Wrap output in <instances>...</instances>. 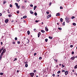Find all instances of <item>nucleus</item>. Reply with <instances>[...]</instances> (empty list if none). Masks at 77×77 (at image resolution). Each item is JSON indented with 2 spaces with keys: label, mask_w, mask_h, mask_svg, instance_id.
<instances>
[{
  "label": "nucleus",
  "mask_w": 77,
  "mask_h": 77,
  "mask_svg": "<svg viewBox=\"0 0 77 77\" xmlns=\"http://www.w3.org/2000/svg\"><path fill=\"white\" fill-rule=\"evenodd\" d=\"M30 14H33V11L32 10H31L30 11Z\"/></svg>",
  "instance_id": "obj_13"
},
{
  "label": "nucleus",
  "mask_w": 77,
  "mask_h": 77,
  "mask_svg": "<svg viewBox=\"0 0 77 77\" xmlns=\"http://www.w3.org/2000/svg\"><path fill=\"white\" fill-rule=\"evenodd\" d=\"M70 47L71 48H72V47H73V46H72V45H70Z\"/></svg>",
  "instance_id": "obj_43"
},
{
  "label": "nucleus",
  "mask_w": 77,
  "mask_h": 77,
  "mask_svg": "<svg viewBox=\"0 0 77 77\" xmlns=\"http://www.w3.org/2000/svg\"><path fill=\"white\" fill-rule=\"evenodd\" d=\"M11 16H12V15L10 14L8 15V17H11Z\"/></svg>",
  "instance_id": "obj_39"
},
{
  "label": "nucleus",
  "mask_w": 77,
  "mask_h": 77,
  "mask_svg": "<svg viewBox=\"0 0 77 77\" xmlns=\"http://www.w3.org/2000/svg\"><path fill=\"white\" fill-rule=\"evenodd\" d=\"M46 14H49V12H48V11L47 12Z\"/></svg>",
  "instance_id": "obj_47"
},
{
  "label": "nucleus",
  "mask_w": 77,
  "mask_h": 77,
  "mask_svg": "<svg viewBox=\"0 0 77 77\" xmlns=\"http://www.w3.org/2000/svg\"><path fill=\"white\" fill-rule=\"evenodd\" d=\"M17 39H18V38H17V37H16V38H15V40H17Z\"/></svg>",
  "instance_id": "obj_44"
},
{
  "label": "nucleus",
  "mask_w": 77,
  "mask_h": 77,
  "mask_svg": "<svg viewBox=\"0 0 77 77\" xmlns=\"http://www.w3.org/2000/svg\"><path fill=\"white\" fill-rule=\"evenodd\" d=\"M7 12H8V13H10V12H9V10H7Z\"/></svg>",
  "instance_id": "obj_56"
},
{
  "label": "nucleus",
  "mask_w": 77,
  "mask_h": 77,
  "mask_svg": "<svg viewBox=\"0 0 77 77\" xmlns=\"http://www.w3.org/2000/svg\"><path fill=\"white\" fill-rule=\"evenodd\" d=\"M45 30L47 31V32H48V27L47 26H46L45 27Z\"/></svg>",
  "instance_id": "obj_3"
},
{
  "label": "nucleus",
  "mask_w": 77,
  "mask_h": 77,
  "mask_svg": "<svg viewBox=\"0 0 77 77\" xmlns=\"http://www.w3.org/2000/svg\"><path fill=\"white\" fill-rule=\"evenodd\" d=\"M39 20H35V22L36 23H38V22H39Z\"/></svg>",
  "instance_id": "obj_48"
},
{
  "label": "nucleus",
  "mask_w": 77,
  "mask_h": 77,
  "mask_svg": "<svg viewBox=\"0 0 77 77\" xmlns=\"http://www.w3.org/2000/svg\"><path fill=\"white\" fill-rule=\"evenodd\" d=\"M13 44H15V42H13Z\"/></svg>",
  "instance_id": "obj_52"
},
{
  "label": "nucleus",
  "mask_w": 77,
  "mask_h": 77,
  "mask_svg": "<svg viewBox=\"0 0 77 77\" xmlns=\"http://www.w3.org/2000/svg\"><path fill=\"white\" fill-rule=\"evenodd\" d=\"M51 2H50V3H49V5L51 6Z\"/></svg>",
  "instance_id": "obj_58"
},
{
  "label": "nucleus",
  "mask_w": 77,
  "mask_h": 77,
  "mask_svg": "<svg viewBox=\"0 0 77 77\" xmlns=\"http://www.w3.org/2000/svg\"><path fill=\"white\" fill-rule=\"evenodd\" d=\"M30 6H31V7H33V5H30Z\"/></svg>",
  "instance_id": "obj_54"
},
{
  "label": "nucleus",
  "mask_w": 77,
  "mask_h": 77,
  "mask_svg": "<svg viewBox=\"0 0 77 77\" xmlns=\"http://www.w3.org/2000/svg\"><path fill=\"white\" fill-rule=\"evenodd\" d=\"M3 53H4L2 52V53L1 54V56H3Z\"/></svg>",
  "instance_id": "obj_23"
},
{
  "label": "nucleus",
  "mask_w": 77,
  "mask_h": 77,
  "mask_svg": "<svg viewBox=\"0 0 77 77\" xmlns=\"http://www.w3.org/2000/svg\"><path fill=\"white\" fill-rule=\"evenodd\" d=\"M60 9H63V7H60Z\"/></svg>",
  "instance_id": "obj_42"
},
{
  "label": "nucleus",
  "mask_w": 77,
  "mask_h": 77,
  "mask_svg": "<svg viewBox=\"0 0 77 77\" xmlns=\"http://www.w3.org/2000/svg\"><path fill=\"white\" fill-rule=\"evenodd\" d=\"M49 39H53V37L51 36H49Z\"/></svg>",
  "instance_id": "obj_14"
},
{
  "label": "nucleus",
  "mask_w": 77,
  "mask_h": 77,
  "mask_svg": "<svg viewBox=\"0 0 77 77\" xmlns=\"http://www.w3.org/2000/svg\"><path fill=\"white\" fill-rule=\"evenodd\" d=\"M0 75H3V73H0Z\"/></svg>",
  "instance_id": "obj_37"
},
{
  "label": "nucleus",
  "mask_w": 77,
  "mask_h": 77,
  "mask_svg": "<svg viewBox=\"0 0 77 77\" xmlns=\"http://www.w3.org/2000/svg\"><path fill=\"white\" fill-rule=\"evenodd\" d=\"M4 49V48H2L1 49H0V53H2V51Z\"/></svg>",
  "instance_id": "obj_9"
},
{
  "label": "nucleus",
  "mask_w": 77,
  "mask_h": 77,
  "mask_svg": "<svg viewBox=\"0 0 77 77\" xmlns=\"http://www.w3.org/2000/svg\"><path fill=\"white\" fill-rule=\"evenodd\" d=\"M37 8V6H35L34 7V10H35L36 9V8Z\"/></svg>",
  "instance_id": "obj_12"
},
{
  "label": "nucleus",
  "mask_w": 77,
  "mask_h": 77,
  "mask_svg": "<svg viewBox=\"0 0 77 77\" xmlns=\"http://www.w3.org/2000/svg\"><path fill=\"white\" fill-rule=\"evenodd\" d=\"M41 32H39L38 34V38H39V36H41Z\"/></svg>",
  "instance_id": "obj_4"
},
{
  "label": "nucleus",
  "mask_w": 77,
  "mask_h": 77,
  "mask_svg": "<svg viewBox=\"0 0 77 77\" xmlns=\"http://www.w3.org/2000/svg\"><path fill=\"white\" fill-rule=\"evenodd\" d=\"M45 42H47L48 41V39L47 38L45 39Z\"/></svg>",
  "instance_id": "obj_28"
},
{
  "label": "nucleus",
  "mask_w": 77,
  "mask_h": 77,
  "mask_svg": "<svg viewBox=\"0 0 77 77\" xmlns=\"http://www.w3.org/2000/svg\"><path fill=\"white\" fill-rule=\"evenodd\" d=\"M60 20L61 22H62V21H63V19L60 18Z\"/></svg>",
  "instance_id": "obj_18"
},
{
  "label": "nucleus",
  "mask_w": 77,
  "mask_h": 77,
  "mask_svg": "<svg viewBox=\"0 0 77 77\" xmlns=\"http://www.w3.org/2000/svg\"><path fill=\"white\" fill-rule=\"evenodd\" d=\"M2 15V14L1 13H0V16H1Z\"/></svg>",
  "instance_id": "obj_61"
},
{
  "label": "nucleus",
  "mask_w": 77,
  "mask_h": 77,
  "mask_svg": "<svg viewBox=\"0 0 77 77\" xmlns=\"http://www.w3.org/2000/svg\"><path fill=\"white\" fill-rule=\"evenodd\" d=\"M36 75H39V76H40V74L39 73H37Z\"/></svg>",
  "instance_id": "obj_15"
},
{
  "label": "nucleus",
  "mask_w": 77,
  "mask_h": 77,
  "mask_svg": "<svg viewBox=\"0 0 77 77\" xmlns=\"http://www.w3.org/2000/svg\"><path fill=\"white\" fill-rule=\"evenodd\" d=\"M3 51H2V52L4 53L6 52V49H3Z\"/></svg>",
  "instance_id": "obj_11"
},
{
  "label": "nucleus",
  "mask_w": 77,
  "mask_h": 77,
  "mask_svg": "<svg viewBox=\"0 0 77 77\" xmlns=\"http://www.w3.org/2000/svg\"><path fill=\"white\" fill-rule=\"evenodd\" d=\"M17 8L18 9H20V7H19V6L18 5V6H17Z\"/></svg>",
  "instance_id": "obj_49"
},
{
  "label": "nucleus",
  "mask_w": 77,
  "mask_h": 77,
  "mask_svg": "<svg viewBox=\"0 0 77 77\" xmlns=\"http://www.w3.org/2000/svg\"><path fill=\"white\" fill-rule=\"evenodd\" d=\"M63 26H65V22L63 23Z\"/></svg>",
  "instance_id": "obj_51"
},
{
  "label": "nucleus",
  "mask_w": 77,
  "mask_h": 77,
  "mask_svg": "<svg viewBox=\"0 0 77 77\" xmlns=\"http://www.w3.org/2000/svg\"><path fill=\"white\" fill-rule=\"evenodd\" d=\"M54 60L55 61V62H56V63H57V60H56V59H54Z\"/></svg>",
  "instance_id": "obj_19"
},
{
  "label": "nucleus",
  "mask_w": 77,
  "mask_h": 77,
  "mask_svg": "<svg viewBox=\"0 0 77 77\" xmlns=\"http://www.w3.org/2000/svg\"><path fill=\"white\" fill-rule=\"evenodd\" d=\"M17 60V58H14V61H15V60Z\"/></svg>",
  "instance_id": "obj_32"
},
{
  "label": "nucleus",
  "mask_w": 77,
  "mask_h": 77,
  "mask_svg": "<svg viewBox=\"0 0 77 77\" xmlns=\"http://www.w3.org/2000/svg\"><path fill=\"white\" fill-rule=\"evenodd\" d=\"M28 63V62H27V61L24 62V63H25V64H26V63Z\"/></svg>",
  "instance_id": "obj_33"
},
{
  "label": "nucleus",
  "mask_w": 77,
  "mask_h": 77,
  "mask_svg": "<svg viewBox=\"0 0 77 77\" xmlns=\"http://www.w3.org/2000/svg\"><path fill=\"white\" fill-rule=\"evenodd\" d=\"M6 3V1H4L3 5H4V4H5V3Z\"/></svg>",
  "instance_id": "obj_22"
},
{
  "label": "nucleus",
  "mask_w": 77,
  "mask_h": 77,
  "mask_svg": "<svg viewBox=\"0 0 77 77\" xmlns=\"http://www.w3.org/2000/svg\"><path fill=\"white\" fill-rule=\"evenodd\" d=\"M10 8H12V5H11V4H10Z\"/></svg>",
  "instance_id": "obj_40"
},
{
  "label": "nucleus",
  "mask_w": 77,
  "mask_h": 77,
  "mask_svg": "<svg viewBox=\"0 0 77 77\" xmlns=\"http://www.w3.org/2000/svg\"><path fill=\"white\" fill-rule=\"evenodd\" d=\"M56 68H58V65H57L56 66Z\"/></svg>",
  "instance_id": "obj_63"
},
{
  "label": "nucleus",
  "mask_w": 77,
  "mask_h": 77,
  "mask_svg": "<svg viewBox=\"0 0 77 77\" xmlns=\"http://www.w3.org/2000/svg\"><path fill=\"white\" fill-rule=\"evenodd\" d=\"M58 29L60 30H62V28H58Z\"/></svg>",
  "instance_id": "obj_31"
},
{
  "label": "nucleus",
  "mask_w": 77,
  "mask_h": 77,
  "mask_svg": "<svg viewBox=\"0 0 77 77\" xmlns=\"http://www.w3.org/2000/svg\"><path fill=\"white\" fill-rule=\"evenodd\" d=\"M60 24V23H57V25H59Z\"/></svg>",
  "instance_id": "obj_62"
},
{
  "label": "nucleus",
  "mask_w": 77,
  "mask_h": 77,
  "mask_svg": "<svg viewBox=\"0 0 77 77\" xmlns=\"http://www.w3.org/2000/svg\"><path fill=\"white\" fill-rule=\"evenodd\" d=\"M27 34L28 35L30 34V31H27Z\"/></svg>",
  "instance_id": "obj_17"
},
{
  "label": "nucleus",
  "mask_w": 77,
  "mask_h": 77,
  "mask_svg": "<svg viewBox=\"0 0 77 77\" xmlns=\"http://www.w3.org/2000/svg\"><path fill=\"white\" fill-rule=\"evenodd\" d=\"M57 73L58 74H60V71H59L57 72Z\"/></svg>",
  "instance_id": "obj_30"
},
{
  "label": "nucleus",
  "mask_w": 77,
  "mask_h": 77,
  "mask_svg": "<svg viewBox=\"0 0 77 77\" xmlns=\"http://www.w3.org/2000/svg\"><path fill=\"white\" fill-rule=\"evenodd\" d=\"M66 19V23H69L70 21V20H69V18H67Z\"/></svg>",
  "instance_id": "obj_1"
},
{
  "label": "nucleus",
  "mask_w": 77,
  "mask_h": 77,
  "mask_svg": "<svg viewBox=\"0 0 77 77\" xmlns=\"http://www.w3.org/2000/svg\"><path fill=\"white\" fill-rule=\"evenodd\" d=\"M25 66L26 68L28 67V64H26L25 65Z\"/></svg>",
  "instance_id": "obj_16"
},
{
  "label": "nucleus",
  "mask_w": 77,
  "mask_h": 77,
  "mask_svg": "<svg viewBox=\"0 0 77 77\" xmlns=\"http://www.w3.org/2000/svg\"><path fill=\"white\" fill-rule=\"evenodd\" d=\"M2 55H0V60H2Z\"/></svg>",
  "instance_id": "obj_24"
},
{
  "label": "nucleus",
  "mask_w": 77,
  "mask_h": 77,
  "mask_svg": "<svg viewBox=\"0 0 77 77\" xmlns=\"http://www.w3.org/2000/svg\"><path fill=\"white\" fill-rule=\"evenodd\" d=\"M36 77H39L40 76H39V75H36Z\"/></svg>",
  "instance_id": "obj_60"
},
{
  "label": "nucleus",
  "mask_w": 77,
  "mask_h": 77,
  "mask_svg": "<svg viewBox=\"0 0 77 77\" xmlns=\"http://www.w3.org/2000/svg\"><path fill=\"white\" fill-rule=\"evenodd\" d=\"M75 59V57H72L71 58V59H72V60H74Z\"/></svg>",
  "instance_id": "obj_8"
},
{
  "label": "nucleus",
  "mask_w": 77,
  "mask_h": 77,
  "mask_svg": "<svg viewBox=\"0 0 77 77\" xmlns=\"http://www.w3.org/2000/svg\"><path fill=\"white\" fill-rule=\"evenodd\" d=\"M62 67L63 68L64 67H65V66L63 65V64H62Z\"/></svg>",
  "instance_id": "obj_46"
},
{
  "label": "nucleus",
  "mask_w": 77,
  "mask_h": 77,
  "mask_svg": "<svg viewBox=\"0 0 77 77\" xmlns=\"http://www.w3.org/2000/svg\"><path fill=\"white\" fill-rule=\"evenodd\" d=\"M34 14H35V16H36V15H37V13H36V12H35V13H34Z\"/></svg>",
  "instance_id": "obj_35"
},
{
  "label": "nucleus",
  "mask_w": 77,
  "mask_h": 77,
  "mask_svg": "<svg viewBox=\"0 0 77 77\" xmlns=\"http://www.w3.org/2000/svg\"><path fill=\"white\" fill-rule=\"evenodd\" d=\"M39 60H41V59H42V57H39Z\"/></svg>",
  "instance_id": "obj_36"
},
{
  "label": "nucleus",
  "mask_w": 77,
  "mask_h": 77,
  "mask_svg": "<svg viewBox=\"0 0 77 77\" xmlns=\"http://www.w3.org/2000/svg\"><path fill=\"white\" fill-rule=\"evenodd\" d=\"M22 8L23 9H25V7L24 6H23Z\"/></svg>",
  "instance_id": "obj_29"
},
{
  "label": "nucleus",
  "mask_w": 77,
  "mask_h": 77,
  "mask_svg": "<svg viewBox=\"0 0 77 77\" xmlns=\"http://www.w3.org/2000/svg\"><path fill=\"white\" fill-rule=\"evenodd\" d=\"M52 75H53V77H54V76H55V74H53Z\"/></svg>",
  "instance_id": "obj_59"
},
{
  "label": "nucleus",
  "mask_w": 77,
  "mask_h": 77,
  "mask_svg": "<svg viewBox=\"0 0 77 77\" xmlns=\"http://www.w3.org/2000/svg\"><path fill=\"white\" fill-rule=\"evenodd\" d=\"M62 72H65V70H63L62 71Z\"/></svg>",
  "instance_id": "obj_53"
},
{
  "label": "nucleus",
  "mask_w": 77,
  "mask_h": 77,
  "mask_svg": "<svg viewBox=\"0 0 77 77\" xmlns=\"http://www.w3.org/2000/svg\"><path fill=\"white\" fill-rule=\"evenodd\" d=\"M75 69L77 68V64L74 67Z\"/></svg>",
  "instance_id": "obj_34"
},
{
  "label": "nucleus",
  "mask_w": 77,
  "mask_h": 77,
  "mask_svg": "<svg viewBox=\"0 0 77 77\" xmlns=\"http://www.w3.org/2000/svg\"><path fill=\"white\" fill-rule=\"evenodd\" d=\"M29 74L30 76H31V77H33V76H34V75H35L34 73L33 72L30 73Z\"/></svg>",
  "instance_id": "obj_2"
},
{
  "label": "nucleus",
  "mask_w": 77,
  "mask_h": 77,
  "mask_svg": "<svg viewBox=\"0 0 77 77\" xmlns=\"http://www.w3.org/2000/svg\"><path fill=\"white\" fill-rule=\"evenodd\" d=\"M60 13H58L56 14V16H60Z\"/></svg>",
  "instance_id": "obj_7"
},
{
  "label": "nucleus",
  "mask_w": 77,
  "mask_h": 77,
  "mask_svg": "<svg viewBox=\"0 0 77 77\" xmlns=\"http://www.w3.org/2000/svg\"><path fill=\"white\" fill-rule=\"evenodd\" d=\"M41 31L42 33H45V31H44V30H41Z\"/></svg>",
  "instance_id": "obj_21"
},
{
  "label": "nucleus",
  "mask_w": 77,
  "mask_h": 77,
  "mask_svg": "<svg viewBox=\"0 0 77 77\" xmlns=\"http://www.w3.org/2000/svg\"><path fill=\"white\" fill-rule=\"evenodd\" d=\"M72 54H74V51L72 52Z\"/></svg>",
  "instance_id": "obj_45"
},
{
  "label": "nucleus",
  "mask_w": 77,
  "mask_h": 77,
  "mask_svg": "<svg viewBox=\"0 0 77 77\" xmlns=\"http://www.w3.org/2000/svg\"><path fill=\"white\" fill-rule=\"evenodd\" d=\"M74 18H75V17L74 16H72L71 17L72 19H74Z\"/></svg>",
  "instance_id": "obj_27"
},
{
  "label": "nucleus",
  "mask_w": 77,
  "mask_h": 77,
  "mask_svg": "<svg viewBox=\"0 0 77 77\" xmlns=\"http://www.w3.org/2000/svg\"><path fill=\"white\" fill-rule=\"evenodd\" d=\"M17 14H19L20 13V11H17Z\"/></svg>",
  "instance_id": "obj_41"
},
{
  "label": "nucleus",
  "mask_w": 77,
  "mask_h": 77,
  "mask_svg": "<svg viewBox=\"0 0 77 77\" xmlns=\"http://www.w3.org/2000/svg\"><path fill=\"white\" fill-rule=\"evenodd\" d=\"M51 17V14H50L49 15L47 16V18H50V17Z\"/></svg>",
  "instance_id": "obj_10"
},
{
  "label": "nucleus",
  "mask_w": 77,
  "mask_h": 77,
  "mask_svg": "<svg viewBox=\"0 0 77 77\" xmlns=\"http://www.w3.org/2000/svg\"><path fill=\"white\" fill-rule=\"evenodd\" d=\"M17 72H19V70H17Z\"/></svg>",
  "instance_id": "obj_64"
},
{
  "label": "nucleus",
  "mask_w": 77,
  "mask_h": 77,
  "mask_svg": "<svg viewBox=\"0 0 77 77\" xmlns=\"http://www.w3.org/2000/svg\"><path fill=\"white\" fill-rule=\"evenodd\" d=\"M17 44H20V42L18 41L17 42Z\"/></svg>",
  "instance_id": "obj_38"
},
{
  "label": "nucleus",
  "mask_w": 77,
  "mask_h": 77,
  "mask_svg": "<svg viewBox=\"0 0 77 77\" xmlns=\"http://www.w3.org/2000/svg\"><path fill=\"white\" fill-rule=\"evenodd\" d=\"M27 18V16H24L23 17V18Z\"/></svg>",
  "instance_id": "obj_20"
},
{
  "label": "nucleus",
  "mask_w": 77,
  "mask_h": 77,
  "mask_svg": "<svg viewBox=\"0 0 77 77\" xmlns=\"http://www.w3.org/2000/svg\"><path fill=\"white\" fill-rule=\"evenodd\" d=\"M36 53H35L34 54V56H36Z\"/></svg>",
  "instance_id": "obj_57"
},
{
  "label": "nucleus",
  "mask_w": 77,
  "mask_h": 77,
  "mask_svg": "<svg viewBox=\"0 0 77 77\" xmlns=\"http://www.w3.org/2000/svg\"><path fill=\"white\" fill-rule=\"evenodd\" d=\"M8 21H9V19H7L5 20V22L6 23H8Z\"/></svg>",
  "instance_id": "obj_6"
},
{
  "label": "nucleus",
  "mask_w": 77,
  "mask_h": 77,
  "mask_svg": "<svg viewBox=\"0 0 77 77\" xmlns=\"http://www.w3.org/2000/svg\"><path fill=\"white\" fill-rule=\"evenodd\" d=\"M15 5H16V7L17 6H18V5L17 3H15Z\"/></svg>",
  "instance_id": "obj_25"
},
{
  "label": "nucleus",
  "mask_w": 77,
  "mask_h": 77,
  "mask_svg": "<svg viewBox=\"0 0 77 77\" xmlns=\"http://www.w3.org/2000/svg\"><path fill=\"white\" fill-rule=\"evenodd\" d=\"M27 40H28V42H27V43H29V39H28V38L27 39Z\"/></svg>",
  "instance_id": "obj_50"
},
{
  "label": "nucleus",
  "mask_w": 77,
  "mask_h": 77,
  "mask_svg": "<svg viewBox=\"0 0 77 77\" xmlns=\"http://www.w3.org/2000/svg\"><path fill=\"white\" fill-rule=\"evenodd\" d=\"M65 75H66L68 74V71H67L65 72Z\"/></svg>",
  "instance_id": "obj_5"
},
{
  "label": "nucleus",
  "mask_w": 77,
  "mask_h": 77,
  "mask_svg": "<svg viewBox=\"0 0 77 77\" xmlns=\"http://www.w3.org/2000/svg\"><path fill=\"white\" fill-rule=\"evenodd\" d=\"M36 72V70H34V72Z\"/></svg>",
  "instance_id": "obj_55"
},
{
  "label": "nucleus",
  "mask_w": 77,
  "mask_h": 77,
  "mask_svg": "<svg viewBox=\"0 0 77 77\" xmlns=\"http://www.w3.org/2000/svg\"><path fill=\"white\" fill-rule=\"evenodd\" d=\"M72 24L73 26H76V23H73Z\"/></svg>",
  "instance_id": "obj_26"
}]
</instances>
